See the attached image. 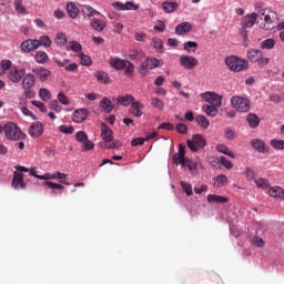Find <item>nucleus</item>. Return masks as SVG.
I'll use <instances>...</instances> for the list:
<instances>
[{"label": "nucleus", "mask_w": 284, "mask_h": 284, "mask_svg": "<svg viewBox=\"0 0 284 284\" xmlns=\"http://www.w3.org/2000/svg\"><path fill=\"white\" fill-rule=\"evenodd\" d=\"M38 48H40V45H43V48H50V45H52V40H50V37L48 36H42L38 40Z\"/></svg>", "instance_id": "44"}, {"label": "nucleus", "mask_w": 284, "mask_h": 284, "mask_svg": "<svg viewBox=\"0 0 284 284\" xmlns=\"http://www.w3.org/2000/svg\"><path fill=\"white\" fill-rule=\"evenodd\" d=\"M59 131L62 132V134H73L74 126H72V125L68 126L65 124H62V125H60Z\"/></svg>", "instance_id": "56"}, {"label": "nucleus", "mask_w": 284, "mask_h": 284, "mask_svg": "<svg viewBox=\"0 0 284 284\" xmlns=\"http://www.w3.org/2000/svg\"><path fill=\"white\" fill-rule=\"evenodd\" d=\"M116 101L120 103V105L128 106L130 103H132V101H134V97L126 94L124 97H119Z\"/></svg>", "instance_id": "40"}, {"label": "nucleus", "mask_w": 284, "mask_h": 284, "mask_svg": "<svg viewBox=\"0 0 284 284\" xmlns=\"http://www.w3.org/2000/svg\"><path fill=\"white\" fill-rule=\"evenodd\" d=\"M195 121L204 130H207V128H210V120H207V118H205V115H197L195 118Z\"/></svg>", "instance_id": "41"}, {"label": "nucleus", "mask_w": 284, "mask_h": 284, "mask_svg": "<svg viewBox=\"0 0 284 284\" xmlns=\"http://www.w3.org/2000/svg\"><path fill=\"white\" fill-rule=\"evenodd\" d=\"M246 121L250 125V128L254 129V128H258V125H261V119H258L256 116V114L254 113H250L247 116H246Z\"/></svg>", "instance_id": "31"}, {"label": "nucleus", "mask_w": 284, "mask_h": 284, "mask_svg": "<svg viewBox=\"0 0 284 284\" xmlns=\"http://www.w3.org/2000/svg\"><path fill=\"white\" fill-rule=\"evenodd\" d=\"M110 65L114 70H124L128 77H132L134 74V63L123 60L121 58H111Z\"/></svg>", "instance_id": "4"}, {"label": "nucleus", "mask_w": 284, "mask_h": 284, "mask_svg": "<svg viewBox=\"0 0 284 284\" xmlns=\"http://www.w3.org/2000/svg\"><path fill=\"white\" fill-rule=\"evenodd\" d=\"M39 97L40 99H42L43 101H50V99H52V93H50V90L45 89V88H41L39 90Z\"/></svg>", "instance_id": "45"}, {"label": "nucleus", "mask_w": 284, "mask_h": 284, "mask_svg": "<svg viewBox=\"0 0 284 284\" xmlns=\"http://www.w3.org/2000/svg\"><path fill=\"white\" fill-rule=\"evenodd\" d=\"M38 179L44 181L42 185L50 187V190H63V185L51 182L53 181L52 173H45L44 175L38 176Z\"/></svg>", "instance_id": "14"}, {"label": "nucleus", "mask_w": 284, "mask_h": 284, "mask_svg": "<svg viewBox=\"0 0 284 284\" xmlns=\"http://www.w3.org/2000/svg\"><path fill=\"white\" fill-rule=\"evenodd\" d=\"M251 145H252L253 150H256L261 154H265V153L270 152V150L265 148V142L261 139H253L251 141Z\"/></svg>", "instance_id": "21"}, {"label": "nucleus", "mask_w": 284, "mask_h": 284, "mask_svg": "<svg viewBox=\"0 0 284 284\" xmlns=\"http://www.w3.org/2000/svg\"><path fill=\"white\" fill-rule=\"evenodd\" d=\"M271 145L274 150H284V140H271Z\"/></svg>", "instance_id": "53"}, {"label": "nucleus", "mask_w": 284, "mask_h": 284, "mask_svg": "<svg viewBox=\"0 0 284 284\" xmlns=\"http://www.w3.org/2000/svg\"><path fill=\"white\" fill-rule=\"evenodd\" d=\"M106 26L108 24L103 20H99L97 18L91 19V28L97 32H103Z\"/></svg>", "instance_id": "25"}, {"label": "nucleus", "mask_w": 284, "mask_h": 284, "mask_svg": "<svg viewBox=\"0 0 284 284\" xmlns=\"http://www.w3.org/2000/svg\"><path fill=\"white\" fill-rule=\"evenodd\" d=\"M143 108L145 106L140 101L131 103V112L134 116H143Z\"/></svg>", "instance_id": "24"}, {"label": "nucleus", "mask_w": 284, "mask_h": 284, "mask_svg": "<svg viewBox=\"0 0 284 284\" xmlns=\"http://www.w3.org/2000/svg\"><path fill=\"white\" fill-rule=\"evenodd\" d=\"M95 77H97L99 83H104L106 85L112 83V80H110V75H108V73H105L103 71L95 72Z\"/></svg>", "instance_id": "35"}, {"label": "nucleus", "mask_w": 284, "mask_h": 284, "mask_svg": "<svg viewBox=\"0 0 284 284\" xmlns=\"http://www.w3.org/2000/svg\"><path fill=\"white\" fill-rule=\"evenodd\" d=\"M33 72L40 81H48V77H50V70L45 68L33 69Z\"/></svg>", "instance_id": "26"}, {"label": "nucleus", "mask_w": 284, "mask_h": 284, "mask_svg": "<svg viewBox=\"0 0 284 284\" xmlns=\"http://www.w3.org/2000/svg\"><path fill=\"white\" fill-rule=\"evenodd\" d=\"M67 50H71V52H75L77 54H81L83 47L79 41H70L67 45Z\"/></svg>", "instance_id": "34"}, {"label": "nucleus", "mask_w": 284, "mask_h": 284, "mask_svg": "<svg viewBox=\"0 0 284 284\" xmlns=\"http://www.w3.org/2000/svg\"><path fill=\"white\" fill-rule=\"evenodd\" d=\"M246 57L252 63H258L260 65H267L270 63V58H265V53L258 49L250 50Z\"/></svg>", "instance_id": "8"}, {"label": "nucleus", "mask_w": 284, "mask_h": 284, "mask_svg": "<svg viewBox=\"0 0 284 284\" xmlns=\"http://www.w3.org/2000/svg\"><path fill=\"white\" fill-rule=\"evenodd\" d=\"M100 108L105 112L106 114H110L112 110H114V106L112 105V101L108 98H103L100 102Z\"/></svg>", "instance_id": "29"}, {"label": "nucleus", "mask_w": 284, "mask_h": 284, "mask_svg": "<svg viewBox=\"0 0 284 284\" xmlns=\"http://www.w3.org/2000/svg\"><path fill=\"white\" fill-rule=\"evenodd\" d=\"M185 168H187V170H190L192 173L196 172V163L192 162L190 159H186Z\"/></svg>", "instance_id": "63"}, {"label": "nucleus", "mask_w": 284, "mask_h": 284, "mask_svg": "<svg viewBox=\"0 0 284 284\" xmlns=\"http://www.w3.org/2000/svg\"><path fill=\"white\" fill-rule=\"evenodd\" d=\"M49 108L51 110H54V112H61V110H63V106H61L59 104V101L57 100H52L50 103H49Z\"/></svg>", "instance_id": "61"}, {"label": "nucleus", "mask_w": 284, "mask_h": 284, "mask_svg": "<svg viewBox=\"0 0 284 284\" xmlns=\"http://www.w3.org/2000/svg\"><path fill=\"white\" fill-rule=\"evenodd\" d=\"M231 104L237 112H250V100L243 97L234 95L231 99Z\"/></svg>", "instance_id": "10"}, {"label": "nucleus", "mask_w": 284, "mask_h": 284, "mask_svg": "<svg viewBox=\"0 0 284 284\" xmlns=\"http://www.w3.org/2000/svg\"><path fill=\"white\" fill-rule=\"evenodd\" d=\"M274 45H276V41L274 39L268 38L261 42L262 50H273Z\"/></svg>", "instance_id": "39"}, {"label": "nucleus", "mask_w": 284, "mask_h": 284, "mask_svg": "<svg viewBox=\"0 0 284 284\" xmlns=\"http://www.w3.org/2000/svg\"><path fill=\"white\" fill-rule=\"evenodd\" d=\"M201 99L206 101V103H210L211 105H214L215 108H221L223 105V102L221 101V95L214 93V92H205L201 93Z\"/></svg>", "instance_id": "12"}, {"label": "nucleus", "mask_w": 284, "mask_h": 284, "mask_svg": "<svg viewBox=\"0 0 284 284\" xmlns=\"http://www.w3.org/2000/svg\"><path fill=\"white\" fill-rule=\"evenodd\" d=\"M247 181H254V178L256 176V172H254V169L246 168L244 172Z\"/></svg>", "instance_id": "62"}, {"label": "nucleus", "mask_w": 284, "mask_h": 284, "mask_svg": "<svg viewBox=\"0 0 284 284\" xmlns=\"http://www.w3.org/2000/svg\"><path fill=\"white\" fill-rule=\"evenodd\" d=\"M31 104L34 105V108H38V110H40V112H43V113L48 112V108L41 101L32 100Z\"/></svg>", "instance_id": "55"}, {"label": "nucleus", "mask_w": 284, "mask_h": 284, "mask_svg": "<svg viewBox=\"0 0 284 284\" xmlns=\"http://www.w3.org/2000/svg\"><path fill=\"white\" fill-rule=\"evenodd\" d=\"M67 12L71 19H77V17H79V8L74 2H69L67 4Z\"/></svg>", "instance_id": "30"}, {"label": "nucleus", "mask_w": 284, "mask_h": 284, "mask_svg": "<svg viewBox=\"0 0 284 284\" xmlns=\"http://www.w3.org/2000/svg\"><path fill=\"white\" fill-rule=\"evenodd\" d=\"M82 13L84 14V17H89V18L94 17V14H101V12L97 11L94 8L88 4L82 7Z\"/></svg>", "instance_id": "37"}, {"label": "nucleus", "mask_w": 284, "mask_h": 284, "mask_svg": "<svg viewBox=\"0 0 284 284\" xmlns=\"http://www.w3.org/2000/svg\"><path fill=\"white\" fill-rule=\"evenodd\" d=\"M255 185H257L258 187H262V190H267V187H270V181H267L266 179L260 178L255 180Z\"/></svg>", "instance_id": "50"}, {"label": "nucleus", "mask_w": 284, "mask_h": 284, "mask_svg": "<svg viewBox=\"0 0 284 284\" xmlns=\"http://www.w3.org/2000/svg\"><path fill=\"white\" fill-rule=\"evenodd\" d=\"M75 139L79 143H83L88 139V134L83 131H79L75 135Z\"/></svg>", "instance_id": "64"}, {"label": "nucleus", "mask_w": 284, "mask_h": 284, "mask_svg": "<svg viewBox=\"0 0 284 284\" xmlns=\"http://www.w3.org/2000/svg\"><path fill=\"white\" fill-rule=\"evenodd\" d=\"M36 82H37V79L34 78V75L32 73H28L27 75H24L22 80L23 90H30L31 88L34 87Z\"/></svg>", "instance_id": "22"}, {"label": "nucleus", "mask_w": 284, "mask_h": 284, "mask_svg": "<svg viewBox=\"0 0 284 284\" xmlns=\"http://www.w3.org/2000/svg\"><path fill=\"white\" fill-rule=\"evenodd\" d=\"M202 110L207 114V116H216V114H219V106H214L212 104H204Z\"/></svg>", "instance_id": "33"}, {"label": "nucleus", "mask_w": 284, "mask_h": 284, "mask_svg": "<svg viewBox=\"0 0 284 284\" xmlns=\"http://www.w3.org/2000/svg\"><path fill=\"white\" fill-rule=\"evenodd\" d=\"M258 18L261 19V22H257L260 30L267 32L274 30V26H276V21H278V13L268 9L264 10Z\"/></svg>", "instance_id": "1"}, {"label": "nucleus", "mask_w": 284, "mask_h": 284, "mask_svg": "<svg viewBox=\"0 0 284 284\" xmlns=\"http://www.w3.org/2000/svg\"><path fill=\"white\" fill-rule=\"evenodd\" d=\"M9 81L12 83H19L23 77H26V69H17V67H10L7 72Z\"/></svg>", "instance_id": "11"}, {"label": "nucleus", "mask_w": 284, "mask_h": 284, "mask_svg": "<svg viewBox=\"0 0 284 284\" xmlns=\"http://www.w3.org/2000/svg\"><path fill=\"white\" fill-rule=\"evenodd\" d=\"M223 185H227V176L225 175H217L214 179V186L215 187H223Z\"/></svg>", "instance_id": "42"}, {"label": "nucleus", "mask_w": 284, "mask_h": 284, "mask_svg": "<svg viewBox=\"0 0 284 284\" xmlns=\"http://www.w3.org/2000/svg\"><path fill=\"white\" fill-rule=\"evenodd\" d=\"M181 187H182L183 192H185L186 196H192V194H194V191H192V184H190L185 181H182Z\"/></svg>", "instance_id": "48"}, {"label": "nucleus", "mask_w": 284, "mask_h": 284, "mask_svg": "<svg viewBox=\"0 0 284 284\" xmlns=\"http://www.w3.org/2000/svg\"><path fill=\"white\" fill-rule=\"evenodd\" d=\"M39 48V40H26L20 44L22 52H32Z\"/></svg>", "instance_id": "19"}, {"label": "nucleus", "mask_w": 284, "mask_h": 284, "mask_svg": "<svg viewBox=\"0 0 284 284\" xmlns=\"http://www.w3.org/2000/svg\"><path fill=\"white\" fill-rule=\"evenodd\" d=\"M83 152H90V150H94V142L90 141L88 138L82 143Z\"/></svg>", "instance_id": "52"}, {"label": "nucleus", "mask_w": 284, "mask_h": 284, "mask_svg": "<svg viewBox=\"0 0 284 284\" xmlns=\"http://www.w3.org/2000/svg\"><path fill=\"white\" fill-rule=\"evenodd\" d=\"M206 201L209 203H227V201H230V200L225 196H221V195H216V194H209L206 197Z\"/></svg>", "instance_id": "32"}, {"label": "nucleus", "mask_w": 284, "mask_h": 284, "mask_svg": "<svg viewBox=\"0 0 284 284\" xmlns=\"http://www.w3.org/2000/svg\"><path fill=\"white\" fill-rule=\"evenodd\" d=\"M257 19L258 14H256V12L248 13L244 17L242 29L240 30V34L243 37V39H247V29L254 28Z\"/></svg>", "instance_id": "9"}, {"label": "nucleus", "mask_w": 284, "mask_h": 284, "mask_svg": "<svg viewBox=\"0 0 284 284\" xmlns=\"http://www.w3.org/2000/svg\"><path fill=\"white\" fill-rule=\"evenodd\" d=\"M12 68V62L10 60H2L0 62V77H3Z\"/></svg>", "instance_id": "38"}, {"label": "nucleus", "mask_w": 284, "mask_h": 284, "mask_svg": "<svg viewBox=\"0 0 284 284\" xmlns=\"http://www.w3.org/2000/svg\"><path fill=\"white\" fill-rule=\"evenodd\" d=\"M225 64L231 72H243V70L250 68V62L247 60H243L236 55L226 57Z\"/></svg>", "instance_id": "3"}, {"label": "nucleus", "mask_w": 284, "mask_h": 284, "mask_svg": "<svg viewBox=\"0 0 284 284\" xmlns=\"http://www.w3.org/2000/svg\"><path fill=\"white\" fill-rule=\"evenodd\" d=\"M58 45H65L68 43V36L65 33L60 32L55 37Z\"/></svg>", "instance_id": "51"}, {"label": "nucleus", "mask_w": 284, "mask_h": 284, "mask_svg": "<svg viewBox=\"0 0 284 284\" xmlns=\"http://www.w3.org/2000/svg\"><path fill=\"white\" fill-rule=\"evenodd\" d=\"M180 65L185 70H194L199 65V60L192 55H181Z\"/></svg>", "instance_id": "13"}, {"label": "nucleus", "mask_w": 284, "mask_h": 284, "mask_svg": "<svg viewBox=\"0 0 284 284\" xmlns=\"http://www.w3.org/2000/svg\"><path fill=\"white\" fill-rule=\"evenodd\" d=\"M216 150L221 154H225L226 156H230L231 159H235L234 152H232V150H230V148H227V145H225V144H217Z\"/></svg>", "instance_id": "36"}, {"label": "nucleus", "mask_w": 284, "mask_h": 284, "mask_svg": "<svg viewBox=\"0 0 284 284\" xmlns=\"http://www.w3.org/2000/svg\"><path fill=\"white\" fill-rule=\"evenodd\" d=\"M173 161L175 165H182V168H185V162L187 161V159L185 158V155H180L179 153H175L173 155Z\"/></svg>", "instance_id": "43"}, {"label": "nucleus", "mask_w": 284, "mask_h": 284, "mask_svg": "<svg viewBox=\"0 0 284 284\" xmlns=\"http://www.w3.org/2000/svg\"><path fill=\"white\" fill-rule=\"evenodd\" d=\"M270 196L273 199H283L284 200V190L281 186H273L268 190Z\"/></svg>", "instance_id": "27"}, {"label": "nucleus", "mask_w": 284, "mask_h": 284, "mask_svg": "<svg viewBox=\"0 0 284 284\" xmlns=\"http://www.w3.org/2000/svg\"><path fill=\"white\" fill-rule=\"evenodd\" d=\"M151 45H153V48L158 50V52H163V40H161L160 38H153L151 41Z\"/></svg>", "instance_id": "46"}, {"label": "nucleus", "mask_w": 284, "mask_h": 284, "mask_svg": "<svg viewBox=\"0 0 284 284\" xmlns=\"http://www.w3.org/2000/svg\"><path fill=\"white\" fill-rule=\"evenodd\" d=\"M101 138L104 141V148H106V150H116L123 145L121 141L112 138V130L109 129L105 123L101 124Z\"/></svg>", "instance_id": "2"}, {"label": "nucleus", "mask_w": 284, "mask_h": 284, "mask_svg": "<svg viewBox=\"0 0 284 284\" xmlns=\"http://www.w3.org/2000/svg\"><path fill=\"white\" fill-rule=\"evenodd\" d=\"M163 65V61L156 58H146L143 63L139 68L140 74L142 77H148L150 70H156V68H161Z\"/></svg>", "instance_id": "6"}, {"label": "nucleus", "mask_w": 284, "mask_h": 284, "mask_svg": "<svg viewBox=\"0 0 284 284\" xmlns=\"http://www.w3.org/2000/svg\"><path fill=\"white\" fill-rule=\"evenodd\" d=\"M190 30H192V24L190 22H182L176 26L175 34H179V36L187 34Z\"/></svg>", "instance_id": "23"}, {"label": "nucleus", "mask_w": 284, "mask_h": 284, "mask_svg": "<svg viewBox=\"0 0 284 284\" xmlns=\"http://www.w3.org/2000/svg\"><path fill=\"white\" fill-rule=\"evenodd\" d=\"M81 59V64L82 65H92V58H90V55L80 53L78 54Z\"/></svg>", "instance_id": "59"}, {"label": "nucleus", "mask_w": 284, "mask_h": 284, "mask_svg": "<svg viewBox=\"0 0 284 284\" xmlns=\"http://www.w3.org/2000/svg\"><path fill=\"white\" fill-rule=\"evenodd\" d=\"M4 134L9 141H21L26 139V134L21 132V129L17 124L9 122L4 125Z\"/></svg>", "instance_id": "5"}, {"label": "nucleus", "mask_w": 284, "mask_h": 284, "mask_svg": "<svg viewBox=\"0 0 284 284\" xmlns=\"http://www.w3.org/2000/svg\"><path fill=\"white\" fill-rule=\"evenodd\" d=\"M52 174V179H59L60 183H63V181H65V179H68V174L65 173H61L59 171H55Z\"/></svg>", "instance_id": "60"}, {"label": "nucleus", "mask_w": 284, "mask_h": 284, "mask_svg": "<svg viewBox=\"0 0 284 284\" xmlns=\"http://www.w3.org/2000/svg\"><path fill=\"white\" fill-rule=\"evenodd\" d=\"M26 181H23V173L14 171L11 187H13V190H26Z\"/></svg>", "instance_id": "15"}, {"label": "nucleus", "mask_w": 284, "mask_h": 284, "mask_svg": "<svg viewBox=\"0 0 284 284\" xmlns=\"http://www.w3.org/2000/svg\"><path fill=\"white\" fill-rule=\"evenodd\" d=\"M162 8L166 14H172V12H176L179 8V3L176 2H170V1H164L162 3Z\"/></svg>", "instance_id": "28"}, {"label": "nucleus", "mask_w": 284, "mask_h": 284, "mask_svg": "<svg viewBox=\"0 0 284 284\" xmlns=\"http://www.w3.org/2000/svg\"><path fill=\"white\" fill-rule=\"evenodd\" d=\"M151 105H153V108H155L156 110H163L165 103H163V100L159 98H152Z\"/></svg>", "instance_id": "49"}, {"label": "nucleus", "mask_w": 284, "mask_h": 284, "mask_svg": "<svg viewBox=\"0 0 284 284\" xmlns=\"http://www.w3.org/2000/svg\"><path fill=\"white\" fill-rule=\"evenodd\" d=\"M186 145L191 152H199V150H203L207 145V142L203 135L195 134L191 140H186Z\"/></svg>", "instance_id": "7"}, {"label": "nucleus", "mask_w": 284, "mask_h": 284, "mask_svg": "<svg viewBox=\"0 0 284 284\" xmlns=\"http://www.w3.org/2000/svg\"><path fill=\"white\" fill-rule=\"evenodd\" d=\"M54 61L59 68H64L67 72H75V70H79V64L75 62L70 63V60L68 59H55Z\"/></svg>", "instance_id": "16"}, {"label": "nucleus", "mask_w": 284, "mask_h": 284, "mask_svg": "<svg viewBox=\"0 0 284 284\" xmlns=\"http://www.w3.org/2000/svg\"><path fill=\"white\" fill-rule=\"evenodd\" d=\"M37 63H47L48 62V53L44 51H38L36 54Z\"/></svg>", "instance_id": "47"}, {"label": "nucleus", "mask_w": 284, "mask_h": 284, "mask_svg": "<svg viewBox=\"0 0 284 284\" xmlns=\"http://www.w3.org/2000/svg\"><path fill=\"white\" fill-rule=\"evenodd\" d=\"M112 7H113L115 10H122V11H125V10H139V6H138V4H134V2H130V1H128L126 3H123V2H113V3H112Z\"/></svg>", "instance_id": "20"}, {"label": "nucleus", "mask_w": 284, "mask_h": 284, "mask_svg": "<svg viewBox=\"0 0 284 284\" xmlns=\"http://www.w3.org/2000/svg\"><path fill=\"white\" fill-rule=\"evenodd\" d=\"M87 120H88V110L87 109L75 110L72 114V121L74 123H83Z\"/></svg>", "instance_id": "18"}, {"label": "nucleus", "mask_w": 284, "mask_h": 284, "mask_svg": "<svg viewBox=\"0 0 284 284\" xmlns=\"http://www.w3.org/2000/svg\"><path fill=\"white\" fill-rule=\"evenodd\" d=\"M220 164L226 170H232V168H234V164H232V162H230L225 156H220Z\"/></svg>", "instance_id": "57"}, {"label": "nucleus", "mask_w": 284, "mask_h": 284, "mask_svg": "<svg viewBox=\"0 0 284 284\" xmlns=\"http://www.w3.org/2000/svg\"><path fill=\"white\" fill-rule=\"evenodd\" d=\"M254 8L257 11V17H260L261 14H263L264 10H270V8H265V3L264 2H255L254 3Z\"/></svg>", "instance_id": "54"}, {"label": "nucleus", "mask_w": 284, "mask_h": 284, "mask_svg": "<svg viewBox=\"0 0 284 284\" xmlns=\"http://www.w3.org/2000/svg\"><path fill=\"white\" fill-rule=\"evenodd\" d=\"M224 135L225 139H227L229 141H234V139H236V133H234V130H232V128H226L224 130Z\"/></svg>", "instance_id": "58"}, {"label": "nucleus", "mask_w": 284, "mask_h": 284, "mask_svg": "<svg viewBox=\"0 0 284 284\" xmlns=\"http://www.w3.org/2000/svg\"><path fill=\"white\" fill-rule=\"evenodd\" d=\"M43 123L41 122H34L33 124H31V126L29 128V134L30 136H32L33 139H39V136H41V134H43Z\"/></svg>", "instance_id": "17"}]
</instances>
